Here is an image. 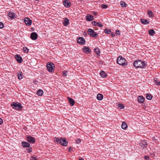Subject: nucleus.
<instances>
[{
    "label": "nucleus",
    "mask_w": 160,
    "mask_h": 160,
    "mask_svg": "<svg viewBox=\"0 0 160 160\" xmlns=\"http://www.w3.org/2000/svg\"><path fill=\"white\" fill-rule=\"evenodd\" d=\"M133 66L136 68H141L144 69L147 67V65L145 61L138 59L134 62Z\"/></svg>",
    "instance_id": "f257e3e1"
},
{
    "label": "nucleus",
    "mask_w": 160,
    "mask_h": 160,
    "mask_svg": "<svg viewBox=\"0 0 160 160\" xmlns=\"http://www.w3.org/2000/svg\"><path fill=\"white\" fill-rule=\"evenodd\" d=\"M55 141L57 143L60 144L63 146H67L68 143V141L65 138H55Z\"/></svg>",
    "instance_id": "f03ea898"
},
{
    "label": "nucleus",
    "mask_w": 160,
    "mask_h": 160,
    "mask_svg": "<svg viewBox=\"0 0 160 160\" xmlns=\"http://www.w3.org/2000/svg\"><path fill=\"white\" fill-rule=\"evenodd\" d=\"M117 63L123 67H126L128 65V63L125 59L122 57V56H119L117 60Z\"/></svg>",
    "instance_id": "7ed1b4c3"
},
{
    "label": "nucleus",
    "mask_w": 160,
    "mask_h": 160,
    "mask_svg": "<svg viewBox=\"0 0 160 160\" xmlns=\"http://www.w3.org/2000/svg\"><path fill=\"white\" fill-rule=\"evenodd\" d=\"M11 106L13 108L17 110H21L22 108V106L20 102H13L12 103Z\"/></svg>",
    "instance_id": "20e7f679"
},
{
    "label": "nucleus",
    "mask_w": 160,
    "mask_h": 160,
    "mask_svg": "<svg viewBox=\"0 0 160 160\" xmlns=\"http://www.w3.org/2000/svg\"><path fill=\"white\" fill-rule=\"evenodd\" d=\"M54 68V65L52 62H50L47 63V68L49 72H53Z\"/></svg>",
    "instance_id": "39448f33"
},
{
    "label": "nucleus",
    "mask_w": 160,
    "mask_h": 160,
    "mask_svg": "<svg viewBox=\"0 0 160 160\" xmlns=\"http://www.w3.org/2000/svg\"><path fill=\"white\" fill-rule=\"evenodd\" d=\"M88 34L91 37L95 38L97 37L98 33L95 32L92 29L89 28L88 30Z\"/></svg>",
    "instance_id": "423d86ee"
},
{
    "label": "nucleus",
    "mask_w": 160,
    "mask_h": 160,
    "mask_svg": "<svg viewBox=\"0 0 160 160\" xmlns=\"http://www.w3.org/2000/svg\"><path fill=\"white\" fill-rule=\"evenodd\" d=\"M139 145L142 149L146 148L148 145L146 141L141 140L139 143Z\"/></svg>",
    "instance_id": "0eeeda50"
},
{
    "label": "nucleus",
    "mask_w": 160,
    "mask_h": 160,
    "mask_svg": "<svg viewBox=\"0 0 160 160\" xmlns=\"http://www.w3.org/2000/svg\"><path fill=\"white\" fill-rule=\"evenodd\" d=\"M26 139L27 141L30 143H34L35 142L34 138L31 136H27Z\"/></svg>",
    "instance_id": "6e6552de"
},
{
    "label": "nucleus",
    "mask_w": 160,
    "mask_h": 160,
    "mask_svg": "<svg viewBox=\"0 0 160 160\" xmlns=\"http://www.w3.org/2000/svg\"><path fill=\"white\" fill-rule=\"evenodd\" d=\"M8 16L10 18L11 20L17 18V15L14 12H9L8 13Z\"/></svg>",
    "instance_id": "1a4fd4ad"
},
{
    "label": "nucleus",
    "mask_w": 160,
    "mask_h": 160,
    "mask_svg": "<svg viewBox=\"0 0 160 160\" xmlns=\"http://www.w3.org/2000/svg\"><path fill=\"white\" fill-rule=\"evenodd\" d=\"M24 22L27 25L29 26L31 25L32 22V20L29 18H25Z\"/></svg>",
    "instance_id": "9d476101"
},
{
    "label": "nucleus",
    "mask_w": 160,
    "mask_h": 160,
    "mask_svg": "<svg viewBox=\"0 0 160 160\" xmlns=\"http://www.w3.org/2000/svg\"><path fill=\"white\" fill-rule=\"evenodd\" d=\"M77 42L81 44L84 45L85 44V40L82 37H79L77 39Z\"/></svg>",
    "instance_id": "9b49d317"
},
{
    "label": "nucleus",
    "mask_w": 160,
    "mask_h": 160,
    "mask_svg": "<svg viewBox=\"0 0 160 160\" xmlns=\"http://www.w3.org/2000/svg\"><path fill=\"white\" fill-rule=\"evenodd\" d=\"M63 4L64 6L68 8H69L71 6V3L69 0H64L63 1Z\"/></svg>",
    "instance_id": "f8f14e48"
},
{
    "label": "nucleus",
    "mask_w": 160,
    "mask_h": 160,
    "mask_svg": "<svg viewBox=\"0 0 160 160\" xmlns=\"http://www.w3.org/2000/svg\"><path fill=\"white\" fill-rule=\"evenodd\" d=\"M15 58L17 61L18 62L21 63L23 61V59L19 54H16L15 55Z\"/></svg>",
    "instance_id": "ddd939ff"
},
{
    "label": "nucleus",
    "mask_w": 160,
    "mask_h": 160,
    "mask_svg": "<svg viewBox=\"0 0 160 160\" xmlns=\"http://www.w3.org/2000/svg\"><path fill=\"white\" fill-rule=\"evenodd\" d=\"M38 34L35 32H32L31 34L30 37L32 40H36L38 38Z\"/></svg>",
    "instance_id": "4468645a"
},
{
    "label": "nucleus",
    "mask_w": 160,
    "mask_h": 160,
    "mask_svg": "<svg viewBox=\"0 0 160 160\" xmlns=\"http://www.w3.org/2000/svg\"><path fill=\"white\" fill-rule=\"evenodd\" d=\"M92 24L94 26L102 27L103 26L102 23L101 22H97L95 21H93Z\"/></svg>",
    "instance_id": "2eb2a0df"
},
{
    "label": "nucleus",
    "mask_w": 160,
    "mask_h": 160,
    "mask_svg": "<svg viewBox=\"0 0 160 160\" xmlns=\"http://www.w3.org/2000/svg\"><path fill=\"white\" fill-rule=\"evenodd\" d=\"M83 51L87 54H89L91 52V50L88 47L84 46L83 49Z\"/></svg>",
    "instance_id": "dca6fc26"
},
{
    "label": "nucleus",
    "mask_w": 160,
    "mask_h": 160,
    "mask_svg": "<svg viewBox=\"0 0 160 160\" xmlns=\"http://www.w3.org/2000/svg\"><path fill=\"white\" fill-rule=\"evenodd\" d=\"M86 20L87 21H91L94 19L93 17L91 15L88 14L86 16Z\"/></svg>",
    "instance_id": "f3484780"
},
{
    "label": "nucleus",
    "mask_w": 160,
    "mask_h": 160,
    "mask_svg": "<svg viewBox=\"0 0 160 160\" xmlns=\"http://www.w3.org/2000/svg\"><path fill=\"white\" fill-rule=\"evenodd\" d=\"M67 99L69 101V103L70 104V105L72 106H73L74 105L75 102L74 100L69 97H68L67 98Z\"/></svg>",
    "instance_id": "a211bd4d"
},
{
    "label": "nucleus",
    "mask_w": 160,
    "mask_h": 160,
    "mask_svg": "<svg viewBox=\"0 0 160 160\" xmlns=\"http://www.w3.org/2000/svg\"><path fill=\"white\" fill-rule=\"evenodd\" d=\"M99 74L100 76L102 78H104L107 77V74L103 71H101Z\"/></svg>",
    "instance_id": "6ab92c4d"
},
{
    "label": "nucleus",
    "mask_w": 160,
    "mask_h": 160,
    "mask_svg": "<svg viewBox=\"0 0 160 160\" xmlns=\"http://www.w3.org/2000/svg\"><path fill=\"white\" fill-rule=\"evenodd\" d=\"M22 144L23 148L29 147H30V144L26 142H22Z\"/></svg>",
    "instance_id": "aec40b11"
},
{
    "label": "nucleus",
    "mask_w": 160,
    "mask_h": 160,
    "mask_svg": "<svg viewBox=\"0 0 160 160\" xmlns=\"http://www.w3.org/2000/svg\"><path fill=\"white\" fill-rule=\"evenodd\" d=\"M144 98L142 96H139L138 97V101L140 103H143L144 101Z\"/></svg>",
    "instance_id": "412c9836"
},
{
    "label": "nucleus",
    "mask_w": 160,
    "mask_h": 160,
    "mask_svg": "<svg viewBox=\"0 0 160 160\" xmlns=\"http://www.w3.org/2000/svg\"><path fill=\"white\" fill-rule=\"evenodd\" d=\"M63 24L65 26H68L69 24V19L67 18H65Z\"/></svg>",
    "instance_id": "4be33fe9"
},
{
    "label": "nucleus",
    "mask_w": 160,
    "mask_h": 160,
    "mask_svg": "<svg viewBox=\"0 0 160 160\" xmlns=\"http://www.w3.org/2000/svg\"><path fill=\"white\" fill-rule=\"evenodd\" d=\"M141 23L143 24H148L149 23V22L147 20L145 19H141Z\"/></svg>",
    "instance_id": "5701e85b"
},
{
    "label": "nucleus",
    "mask_w": 160,
    "mask_h": 160,
    "mask_svg": "<svg viewBox=\"0 0 160 160\" xmlns=\"http://www.w3.org/2000/svg\"><path fill=\"white\" fill-rule=\"evenodd\" d=\"M97 98L98 100L101 101L103 98V95L102 94H98L97 96Z\"/></svg>",
    "instance_id": "b1692460"
},
{
    "label": "nucleus",
    "mask_w": 160,
    "mask_h": 160,
    "mask_svg": "<svg viewBox=\"0 0 160 160\" xmlns=\"http://www.w3.org/2000/svg\"><path fill=\"white\" fill-rule=\"evenodd\" d=\"M43 92L42 90L39 89L37 92V94L39 96H42L43 94Z\"/></svg>",
    "instance_id": "393cba45"
},
{
    "label": "nucleus",
    "mask_w": 160,
    "mask_h": 160,
    "mask_svg": "<svg viewBox=\"0 0 160 160\" xmlns=\"http://www.w3.org/2000/svg\"><path fill=\"white\" fill-rule=\"evenodd\" d=\"M127 125L125 122H123L122 124V128L123 129H126L127 128Z\"/></svg>",
    "instance_id": "a878e982"
},
{
    "label": "nucleus",
    "mask_w": 160,
    "mask_h": 160,
    "mask_svg": "<svg viewBox=\"0 0 160 160\" xmlns=\"http://www.w3.org/2000/svg\"><path fill=\"white\" fill-rule=\"evenodd\" d=\"M94 52L97 54L99 56L100 55V49L98 48H95L94 49Z\"/></svg>",
    "instance_id": "bb28decb"
},
{
    "label": "nucleus",
    "mask_w": 160,
    "mask_h": 160,
    "mask_svg": "<svg viewBox=\"0 0 160 160\" xmlns=\"http://www.w3.org/2000/svg\"><path fill=\"white\" fill-rule=\"evenodd\" d=\"M146 98L147 99L151 100L152 98V96L151 94L149 93H147L146 94Z\"/></svg>",
    "instance_id": "cd10ccee"
},
{
    "label": "nucleus",
    "mask_w": 160,
    "mask_h": 160,
    "mask_svg": "<svg viewBox=\"0 0 160 160\" xmlns=\"http://www.w3.org/2000/svg\"><path fill=\"white\" fill-rule=\"evenodd\" d=\"M147 14L150 17H152L153 16L152 12L150 10H148Z\"/></svg>",
    "instance_id": "c85d7f7f"
},
{
    "label": "nucleus",
    "mask_w": 160,
    "mask_h": 160,
    "mask_svg": "<svg viewBox=\"0 0 160 160\" xmlns=\"http://www.w3.org/2000/svg\"><path fill=\"white\" fill-rule=\"evenodd\" d=\"M149 34L152 36H153L155 33V32L153 29H150L149 31Z\"/></svg>",
    "instance_id": "c756f323"
},
{
    "label": "nucleus",
    "mask_w": 160,
    "mask_h": 160,
    "mask_svg": "<svg viewBox=\"0 0 160 160\" xmlns=\"http://www.w3.org/2000/svg\"><path fill=\"white\" fill-rule=\"evenodd\" d=\"M18 78L19 79H21L23 78V75L22 73V72H21L19 73H18Z\"/></svg>",
    "instance_id": "7c9ffc66"
},
{
    "label": "nucleus",
    "mask_w": 160,
    "mask_h": 160,
    "mask_svg": "<svg viewBox=\"0 0 160 160\" xmlns=\"http://www.w3.org/2000/svg\"><path fill=\"white\" fill-rule=\"evenodd\" d=\"M120 5L122 7H125L127 6V4L125 2L122 1L120 2Z\"/></svg>",
    "instance_id": "2f4dec72"
},
{
    "label": "nucleus",
    "mask_w": 160,
    "mask_h": 160,
    "mask_svg": "<svg viewBox=\"0 0 160 160\" xmlns=\"http://www.w3.org/2000/svg\"><path fill=\"white\" fill-rule=\"evenodd\" d=\"M111 32L110 29L107 28L104 30V32L107 34H109Z\"/></svg>",
    "instance_id": "473e14b6"
},
{
    "label": "nucleus",
    "mask_w": 160,
    "mask_h": 160,
    "mask_svg": "<svg viewBox=\"0 0 160 160\" xmlns=\"http://www.w3.org/2000/svg\"><path fill=\"white\" fill-rule=\"evenodd\" d=\"M118 107L120 109H122L124 108V105H123L122 104H118Z\"/></svg>",
    "instance_id": "72a5a7b5"
},
{
    "label": "nucleus",
    "mask_w": 160,
    "mask_h": 160,
    "mask_svg": "<svg viewBox=\"0 0 160 160\" xmlns=\"http://www.w3.org/2000/svg\"><path fill=\"white\" fill-rule=\"evenodd\" d=\"M115 33L116 36L119 35L120 34V31L118 30L117 29L115 31Z\"/></svg>",
    "instance_id": "f704fd0d"
},
{
    "label": "nucleus",
    "mask_w": 160,
    "mask_h": 160,
    "mask_svg": "<svg viewBox=\"0 0 160 160\" xmlns=\"http://www.w3.org/2000/svg\"><path fill=\"white\" fill-rule=\"evenodd\" d=\"M23 50L24 52H28L29 49L26 47H24L23 48Z\"/></svg>",
    "instance_id": "c9c22d12"
},
{
    "label": "nucleus",
    "mask_w": 160,
    "mask_h": 160,
    "mask_svg": "<svg viewBox=\"0 0 160 160\" xmlns=\"http://www.w3.org/2000/svg\"><path fill=\"white\" fill-rule=\"evenodd\" d=\"M101 8L103 9H106L108 8V6L106 5L102 4L101 5Z\"/></svg>",
    "instance_id": "e433bc0d"
},
{
    "label": "nucleus",
    "mask_w": 160,
    "mask_h": 160,
    "mask_svg": "<svg viewBox=\"0 0 160 160\" xmlns=\"http://www.w3.org/2000/svg\"><path fill=\"white\" fill-rule=\"evenodd\" d=\"M68 72L66 71H64L63 72L62 75L63 76L66 77L67 75Z\"/></svg>",
    "instance_id": "4c0bfd02"
},
{
    "label": "nucleus",
    "mask_w": 160,
    "mask_h": 160,
    "mask_svg": "<svg viewBox=\"0 0 160 160\" xmlns=\"http://www.w3.org/2000/svg\"><path fill=\"white\" fill-rule=\"evenodd\" d=\"M4 27V24L3 23L1 22H0V28H2Z\"/></svg>",
    "instance_id": "58836bf2"
},
{
    "label": "nucleus",
    "mask_w": 160,
    "mask_h": 160,
    "mask_svg": "<svg viewBox=\"0 0 160 160\" xmlns=\"http://www.w3.org/2000/svg\"><path fill=\"white\" fill-rule=\"evenodd\" d=\"M31 160H38V159L36 157L32 156L31 157Z\"/></svg>",
    "instance_id": "ea45409f"
},
{
    "label": "nucleus",
    "mask_w": 160,
    "mask_h": 160,
    "mask_svg": "<svg viewBox=\"0 0 160 160\" xmlns=\"http://www.w3.org/2000/svg\"><path fill=\"white\" fill-rule=\"evenodd\" d=\"M76 143L78 144L80 143V142H81V140L80 139H78L77 140H76Z\"/></svg>",
    "instance_id": "a19ab883"
},
{
    "label": "nucleus",
    "mask_w": 160,
    "mask_h": 160,
    "mask_svg": "<svg viewBox=\"0 0 160 160\" xmlns=\"http://www.w3.org/2000/svg\"><path fill=\"white\" fill-rule=\"evenodd\" d=\"M144 159L146 160H149V157H148V156H144Z\"/></svg>",
    "instance_id": "79ce46f5"
},
{
    "label": "nucleus",
    "mask_w": 160,
    "mask_h": 160,
    "mask_svg": "<svg viewBox=\"0 0 160 160\" xmlns=\"http://www.w3.org/2000/svg\"><path fill=\"white\" fill-rule=\"evenodd\" d=\"M3 123V120L0 118V125H1Z\"/></svg>",
    "instance_id": "37998d69"
},
{
    "label": "nucleus",
    "mask_w": 160,
    "mask_h": 160,
    "mask_svg": "<svg viewBox=\"0 0 160 160\" xmlns=\"http://www.w3.org/2000/svg\"><path fill=\"white\" fill-rule=\"evenodd\" d=\"M32 148H30L28 149V152L30 153L31 152H32Z\"/></svg>",
    "instance_id": "c03bdc74"
},
{
    "label": "nucleus",
    "mask_w": 160,
    "mask_h": 160,
    "mask_svg": "<svg viewBox=\"0 0 160 160\" xmlns=\"http://www.w3.org/2000/svg\"><path fill=\"white\" fill-rule=\"evenodd\" d=\"M154 81L155 82V83L156 84V82H158V79L156 78H155L154 79Z\"/></svg>",
    "instance_id": "a18cd8bd"
},
{
    "label": "nucleus",
    "mask_w": 160,
    "mask_h": 160,
    "mask_svg": "<svg viewBox=\"0 0 160 160\" xmlns=\"http://www.w3.org/2000/svg\"><path fill=\"white\" fill-rule=\"evenodd\" d=\"M111 35L112 37H114L115 36V34L114 32H111Z\"/></svg>",
    "instance_id": "49530a36"
},
{
    "label": "nucleus",
    "mask_w": 160,
    "mask_h": 160,
    "mask_svg": "<svg viewBox=\"0 0 160 160\" xmlns=\"http://www.w3.org/2000/svg\"><path fill=\"white\" fill-rule=\"evenodd\" d=\"M156 84L157 85H160V81L156 82Z\"/></svg>",
    "instance_id": "de8ad7c7"
},
{
    "label": "nucleus",
    "mask_w": 160,
    "mask_h": 160,
    "mask_svg": "<svg viewBox=\"0 0 160 160\" xmlns=\"http://www.w3.org/2000/svg\"><path fill=\"white\" fill-rule=\"evenodd\" d=\"M92 13L94 15H96L97 14V12H95L93 11L92 12Z\"/></svg>",
    "instance_id": "09e8293b"
},
{
    "label": "nucleus",
    "mask_w": 160,
    "mask_h": 160,
    "mask_svg": "<svg viewBox=\"0 0 160 160\" xmlns=\"http://www.w3.org/2000/svg\"><path fill=\"white\" fill-rule=\"evenodd\" d=\"M72 149V147H71V146H70L69 147V148H68L69 151V152H70L71 150V149Z\"/></svg>",
    "instance_id": "8fccbe9b"
},
{
    "label": "nucleus",
    "mask_w": 160,
    "mask_h": 160,
    "mask_svg": "<svg viewBox=\"0 0 160 160\" xmlns=\"http://www.w3.org/2000/svg\"><path fill=\"white\" fill-rule=\"evenodd\" d=\"M79 160H84V159L82 158H81L79 159Z\"/></svg>",
    "instance_id": "3c124183"
},
{
    "label": "nucleus",
    "mask_w": 160,
    "mask_h": 160,
    "mask_svg": "<svg viewBox=\"0 0 160 160\" xmlns=\"http://www.w3.org/2000/svg\"><path fill=\"white\" fill-rule=\"evenodd\" d=\"M39 0H35L36 1H39Z\"/></svg>",
    "instance_id": "603ef678"
}]
</instances>
